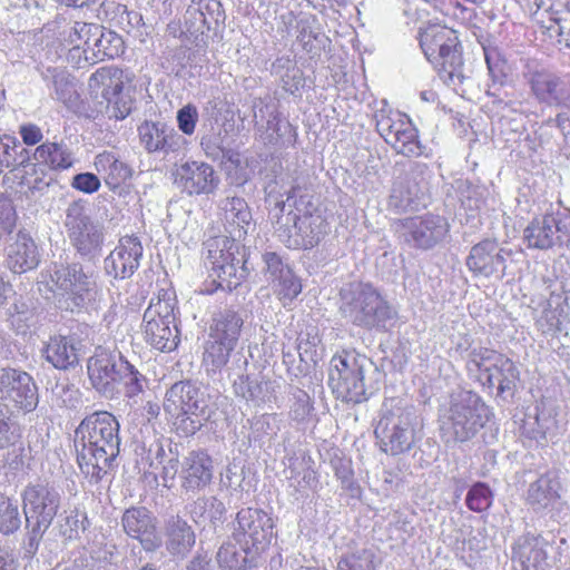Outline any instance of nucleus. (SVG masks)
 Wrapping results in <instances>:
<instances>
[{"label":"nucleus","mask_w":570,"mask_h":570,"mask_svg":"<svg viewBox=\"0 0 570 570\" xmlns=\"http://www.w3.org/2000/svg\"><path fill=\"white\" fill-rule=\"evenodd\" d=\"M275 233L288 248L311 249L328 234L330 225L299 186L287 191L285 200H276L273 209Z\"/></svg>","instance_id":"obj_1"},{"label":"nucleus","mask_w":570,"mask_h":570,"mask_svg":"<svg viewBox=\"0 0 570 570\" xmlns=\"http://www.w3.org/2000/svg\"><path fill=\"white\" fill-rule=\"evenodd\" d=\"M76 446L80 470L90 482H99L119 454V422L107 411L94 412L77 428Z\"/></svg>","instance_id":"obj_2"},{"label":"nucleus","mask_w":570,"mask_h":570,"mask_svg":"<svg viewBox=\"0 0 570 570\" xmlns=\"http://www.w3.org/2000/svg\"><path fill=\"white\" fill-rule=\"evenodd\" d=\"M42 277L55 305L61 311L81 312L96 301L99 292L97 274L78 262L53 264Z\"/></svg>","instance_id":"obj_3"},{"label":"nucleus","mask_w":570,"mask_h":570,"mask_svg":"<svg viewBox=\"0 0 570 570\" xmlns=\"http://www.w3.org/2000/svg\"><path fill=\"white\" fill-rule=\"evenodd\" d=\"M491 411L481 397L471 392L451 397L439 415L440 433L448 445L473 439L490 420Z\"/></svg>","instance_id":"obj_4"},{"label":"nucleus","mask_w":570,"mask_h":570,"mask_svg":"<svg viewBox=\"0 0 570 570\" xmlns=\"http://www.w3.org/2000/svg\"><path fill=\"white\" fill-rule=\"evenodd\" d=\"M87 371L94 389L107 399L118 395L121 386L130 397L144 389V375L119 352L97 350L88 360Z\"/></svg>","instance_id":"obj_5"},{"label":"nucleus","mask_w":570,"mask_h":570,"mask_svg":"<svg viewBox=\"0 0 570 570\" xmlns=\"http://www.w3.org/2000/svg\"><path fill=\"white\" fill-rule=\"evenodd\" d=\"M340 312L352 324L367 330L387 331L397 313L370 284L355 283L341 291Z\"/></svg>","instance_id":"obj_6"},{"label":"nucleus","mask_w":570,"mask_h":570,"mask_svg":"<svg viewBox=\"0 0 570 570\" xmlns=\"http://www.w3.org/2000/svg\"><path fill=\"white\" fill-rule=\"evenodd\" d=\"M381 412L374 433L381 441L382 450L391 455L410 451L415 442L417 425L414 406L399 399H390L384 401Z\"/></svg>","instance_id":"obj_7"},{"label":"nucleus","mask_w":570,"mask_h":570,"mask_svg":"<svg viewBox=\"0 0 570 570\" xmlns=\"http://www.w3.org/2000/svg\"><path fill=\"white\" fill-rule=\"evenodd\" d=\"M420 46L430 61L440 65L439 76L444 83L454 90L463 85L466 76L459 40L452 29L439 24L428 27L421 33Z\"/></svg>","instance_id":"obj_8"},{"label":"nucleus","mask_w":570,"mask_h":570,"mask_svg":"<svg viewBox=\"0 0 570 570\" xmlns=\"http://www.w3.org/2000/svg\"><path fill=\"white\" fill-rule=\"evenodd\" d=\"M164 410L176 417L177 429L193 435L208 420V404L205 393L189 381L175 383L166 393Z\"/></svg>","instance_id":"obj_9"},{"label":"nucleus","mask_w":570,"mask_h":570,"mask_svg":"<svg viewBox=\"0 0 570 570\" xmlns=\"http://www.w3.org/2000/svg\"><path fill=\"white\" fill-rule=\"evenodd\" d=\"M176 297L168 291L151 299L144 313V334L147 343L160 352L175 350L179 342L176 324Z\"/></svg>","instance_id":"obj_10"},{"label":"nucleus","mask_w":570,"mask_h":570,"mask_svg":"<svg viewBox=\"0 0 570 570\" xmlns=\"http://www.w3.org/2000/svg\"><path fill=\"white\" fill-rule=\"evenodd\" d=\"M23 513L31 524L30 541L38 540L52 523L61 504L59 491L48 483L29 484L22 492Z\"/></svg>","instance_id":"obj_11"},{"label":"nucleus","mask_w":570,"mask_h":570,"mask_svg":"<svg viewBox=\"0 0 570 570\" xmlns=\"http://www.w3.org/2000/svg\"><path fill=\"white\" fill-rule=\"evenodd\" d=\"M65 226L80 256L92 259L100 254L105 240L104 226L86 214L83 204L73 202L68 206Z\"/></svg>","instance_id":"obj_12"},{"label":"nucleus","mask_w":570,"mask_h":570,"mask_svg":"<svg viewBox=\"0 0 570 570\" xmlns=\"http://www.w3.org/2000/svg\"><path fill=\"white\" fill-rule=\"evenodd\" d=\"M121 76V71L115 67H102L89 78V88L96 94L100 90L109 118L125 119L134 106L131 97L124 92Z\"/></svg>","instance_id":"obj_13"},{"label":"nucleus","mask_w":570,"mask_h":570,"mask_svg":"<svg viewBox=\"0 0 570 570\" xmlns=\"http://www.w3.org/2000/svg\"><path fill=\"white\" fill-rule=\"evenodd\" d=\"M272 519L262 510L246 508L238 511L234 537L244 544L246 554H259L271 542Z\"/></svg>","instance_id":"obj_14"},{"label":"nucleus","mask_w":570,"mask_h":570,"mask_svg":"<svg viewBox=\"0 0 570 570\" xmlns=\"http://www.w3.org/2000/svg\"><path fill=\"white\" fill-rule=\"evenodd\" d=\"M524 78L539 102L570 108V77H560L547 69H532L528 66Z\"/></svg>","instance_id":"obj_15"},{"label":"nucleus","mask_w":570,"mask_h":570,"mask_svg":"<svg viewBox=\"0 0 570 570\" xmlns=\"http://www.w3.org/2000/svg\"><path fill=\"white\" fill-rule=\"evenodd\" d=\"M401 233L413 246L429 249L442 242L449 233V224L439 215L409 217L400 223Z\"/></svg>","instance_id":"obj_16"},{"label":"nucleus","mask_w":570,"mask_h":570,"mask_svg":"<svg viewBox=\"0 0 570 570\" xmlns=\"http://www.w3.org/2000/svg\"><path fill=\"white\" fill-rule=\"evenodd\" d=\"M0 396L27 412L35 410L38 404L37 386L32 377L16 368L0 370Z\"/></svg>","instance_id":"obj_17"},{"label":"nucleus","mask_w":570,"mask_h":570,"mask_svg":"<svg viewBox=\"0 0 570 570\" xmlns=\"http://www.w3.org/2000/svg\"><path fill=\"white\" fill-rule=\"evenodd\" d=\"M126 534L139 541L146 552H155L163 544V538L157 529V520L146 508L127 509L121 518Z\"/></svg>","instance_id":"obj_18"},{"label":"nucleus","mask_w":570,"mask_h":570,"mask_svg":"<svg viewBox=\"0 0 570 570\" xmlns=\"http://www.w3.org/2000/svg\"><path fill=\"white\" fill-rule=\"evenodd\" d=\"M511 255V249L501 247L495 240L485 239L471 248L466 266L475 275L503 277L507 257Z\"/></svg>","instance_id":"obj_19"},{"label":"nucleus","mask_w":570,"mask_h":570,"mask_svg":"<svg viewBox=\"0 0 570 570\" xmlns=\"http://www.w3.org/2000/svg\"><path fill=\"white\" fill-rule=\"evenodd\" d=\"M234 247V242L228 237L215 238L207 244L212 276L218 279V286L222 288H232L239 284L236 267L239 261L235 257Z\"/></svg>","instance_id":"obj_20"},{"label":"nucleus","mask_w":570,"mask_h":570,"mask_svg":"<svg viewBox=\"0 0 570 570\" xmlns=\"http://www.w3.org/2000/svg\"><path fill=\"white\" fill-rule=\"evenodd\" d=\"M175 181L189 196L208 195L217 189L219 177L207 163L186 161L176 168Z\"/></svg>","instance_id":"obj_21"},{"label":"nucleus","mask_w":570,"mask_h":570,"mask_svg":"<svg viewBox=\"0 0 570 570\" xmlns=\"http://www.w3.org/2000/svg\"><path fill=\"white\" fill-rule=\"evenodd\" d=\"M551 544L541 535L520 537L513 546L512 561L521 570H553Z\"/></svg>","instance_id":"obj_22"},{"label":"nucleus","mask_w":570,"mask_h":570,"mask_svg":"<svg viewBox=\"0 0 570 570\" xmlns=\"http://www.w3.org/2000/svg\"><path fill=\"white\" fill-rule=\"evenodd\" d=\"M141 145L148 153L180 154L187 149V139L161 122L145 121L139 128Z\"/></svg>","instance_id":"obj_23"},{"label":"nucleus","mask_w":570,"mask_h":570,"mask_svg":"<svg viewBox=\"0 0 570 570\" xmlns=\"http://www.w3.org/2000/svg\"><path fill=\"white\" fill-rule=\"evenodd\" d=\"M142 245L138 237L124 236L105 259V269L115 278H129L140 265Z\"/></svg>","instance_id":"obj_24"},{"label":"nucleus","mask_w":570,"mask_h":570,"mask_svg":"<svg viewBox=\"0 0 570 570\" xmlns=\"http://www.w3.org/2000/svg\"><path fill=\"white\" fill-rule=\"evenodd\" d=\"M213 475L212 458L204 451H191L181 462L180 487L195 494L210 484Z\"/></svg>","instance_id":"obj_25"},{"label":"nucleus","mask_w":570,"mask_h":570,"mask_svg":"<svg viewBox=\"0 0 570 570\" xmlns=\"http://www.w3.org/2000/svg\"><path fill=\"white\" fill-rule=\"evenodd\" d=\"M254 122L259 132L266 131L265 142L276 145L292 142L295 137L294 129L288 121L279 119L273 106L264 104L254 105Z\"/></svg>","instance_id":"obj_26"},{"label":"nucleus","mask_w":570,"mask_h":570,"mask_svg":"<svg viewBox=\"0 0 570 570\" xmlns=\"http://www.w3.org/2000/svg\"><path fill=\"white\" fill-rule=\"evenodd\" d=\"M563 228L566 225L562 224L561 218L554 215H544L534 218L527 226L523 238L531 248L549 249L561 242Z\"/></svg>","instance_id":"obj_27"},{"label":"nucleus","mask_w":570,"mask_h":570,"mask_svg":"<svg viewBox=\"0 0 570 570\" xmlns=\"http://www.w3.org/2000/svg\"><path fill=\"white\" fill-rule=\"evenodd\" d=\"M562 487L554 473L540 475L531 482L527 491V503L534 511H544L554 508L561 499Z\"/></svg>","instance_id":"obj_28"},{"label":"nucleus","mask_w":570,"mask_h":570,"mask_svg":"<svg viewBox=\"0 0 570 570\" xmlns=\"http://www.w3.org/2000/svg\"><path fill=\"white\" fill-rule=\"evenodd\" d=\"M6 262L8 268L16 274L36 268L40 263V255L33 239L27 234H17L7 247Z\"/></svg>","instance_id":"obj_29"},{"label":"nucleus","mask_w":570,"mask_h":570,"mask_svg":"<svg viewBox=\"0 0 570 570\" xmlns=\"http://www.w3.org/2000/svg\"><path fill=\"white\" fill-rule=\"evenodd\" d=\"M78 342L72 336L56 335L50 337L43 355L46 360L58 370L73 367L79 362Z\"/></svg>","instance_id":"obj_30"},{"label":"nucleus","mask_w":570,"mask_h":570,"mask_svg":"<svg viewBox=\"0 0 570 570\" xmlns=\"http://www.w3.org/2000/svg\"><path fill=\"white\" fill-rule=\"evenodd\" d=\"M94 165L97 173L111 190L120 187L132 175L131 167L121 160L114 151L98 154Z\"/></svg>","instance_id":"obj_31"},{"label":"nucleus","mask_w":570,"mask_h":570,"mask_svg":"<svg viewBox=\"0 0 570 570\" xmlns=\"http://www.w3.org/2000/svg\"><path fill=\"white\" fill-rule=\"evenodd\" d=\"M234 391L237 396H240L255 407H259L275 399L273 383L262 377L240 375L234 382Z\"/></svg>","instance_id":"obj_32"},{"label":"nucleus","mask_w":570,"mask_h":570,"mask_svg":"<svg viewBox=\"0 0 570 570\" xmlns=\"http://www.w3.org/2000/svg\"><path fill=\"white\" fill-rule=\"evenodd\" d=\"M166 549L173 556H185L194 547L196 538L191 527L180 517H171L166 523Z\"/></svg>","instance_id":"obj_33"},{"label":"nucleus","mask_w":570,"mask_h":570,"mask_svg":"<svg viewBox=\"0 0 570 570\" xmlns=\"http://www.w3.org/2000/svg\"><path fill=\"white\" fill-rule=\"evenodd\" d=\"M90 38L89 47H85V60L89 63L114 58L121 49V38L110 30H105L101 26H99L97 35L90 36Z\"/></svg>","instance_id":"obj_34"},{"label":"nucleus","mask_w":570,"mask_h":570,"mask_svg":"<svg viewBox=\"0 0 570 570\" xmlns=\"http://www.w3.org/2000/svg\"><path fill=\"white\" fill-rule=\"evenodd\" d=\"M243 324L244 320L238 312L226 308L214 316L209 327V335L213 338L227 342V345L236 346Z\"/></svg>","instance_id":"obj_35"},{"label":"nucleus","mask_w":570,"mask_h":570,"mask_svg":"<svg viewBox=\"0 0 570 570\" xmlns=\"http://www.w3.org/2000/svg\"><path fill=\"white\" fill-rule=\"evenodd\" d=\"M499 360H502V354L495 350L483 346L473 347L469 352L465 362L468 374L480 384L482 382H490V372L498 364Z\"/></svg>","instance_id":"obj_36"},{"label":"nucleus","mask_w":570,"mask_h":570,"mask_svg":"<svg viewBox=\"0 0 570 570\" xmlns=\"http://www.w3.org/2000/svg\"><path fill=\"white\" fill-rule=\"evenodd\" d=\"M490 374V382H482V386L489 390L497 389L498 395L502 397H505V394H513L520 373L515 364L509 357L502 354V360L498 361V364L491 370Z\"/></svg>","instance_id":"obj_37"},{"label":"nucleus","mask_w":570,"mask_h":570,"mask_svg":"<svg viewBox=\"0 0 570 570\" xmlns=\"http://www.w3.org/2000/svg\"><path fill=\"white\" fill-rule=\"evenodd\" d=\"M421 188L410 176L399 177L392 187L389 206L396 212H403L417 205Z\"/></svg>","instance_id":"obj_38"},{"label":"nucleus","mask_w":570,"mask_h":570,"mask_svg":"<svg viewBox=\"0 0 570 570\" xmlns=\"http://www.w3.org/2000/svg\"><path fill=\"white\" fill-rule=\"evenodd\" d=\"M367 366H371V363L365 356H356L352 353L335 355L331 360L328 384L332 385L351 375H361Z\"/></svg>","instance_id":"obj_39"},{"label":"nucleus","mask_w":570,"mask_h":570,"mask_svg":"<svg viewBox=\"0 0 570 570\" xmlns=\"http://www.w3.org/2000/svg\"><path fill=\"white\" fill-rule=\"evenodd\" d=\"M383 139L392 146L397 153L406 157H419L423 154L424 147L419 140L416 128L413 126L411 120H406L405 124L392 134V137H383Z\"/></svg>","instance_id":"obj_40"},{"label":"nucleus","mask_w":570,"mask_h":570,"mask_svg":"<svg viewBox=\"0 0 570 570\" xmlns=\"http://www.w3.org/2000/svg\"><path fill=\"white\" fill-rule=\"evenodd\" d=\"M226 224L234 227L238 232V237L247 233V227L252 220V214L245 199L240 197H226L220 203Z\"/></svg>","instance_id":"obj_41"},{"label":"nucleus","mask_w":570,"mask_h":570,"mask_svg":"<svg viewBox=\"0 0 570 570\" xmlns=\"http://www.w3.org/2000/svg\"><path fill=\"white\" fill-rule=\"evenodd\" d=\"M98 31L99 24L76 21L63 27L59 40L65 47H69L70 51L81 49L85 55V47H89L91 41L90 36L97 35Z\"/></svg>","instance_id":"obj_42"},{"label":"nucleus","mask_w":570,"mask_h":570,"mask_svg":"<svg viewBox=\"0 0 570 570\" xmlns=\"http://www.w3.org/2000/svg\"><path fill=\"white\" fill-rule=\"evenodd\" d=\"M37 164L46 165L51 169H67L72 166L73 159L69 149L57 142H45L33 153Z\"/></svg>","instance_id":"obj_43"},{"label":"nucleus","mask_w":570,"mask_h":570,"mask_svg":"<svg viewBox=\"0 0 570 570\" xmlns=\"http://www.w3.org/2000/svg\"><path fill=\"white\" fill-rule=\"evenodd\" d=\"M338 399L351 403H361L366 400L364 372L361 375H351L330 385Z\"/></svg>","instance_id":"obj_44"},{"label":"nucleus","mask_w":570,"mask_h":570,"mask_svg":"<svg viewBox=\"0 0 570 570\" xmlns=\"http://www.w3.org/2000/svg\"><path fill=\"white\" fill-rule=\"evenodd\" d=\"M235 347L236 346L232 344L227 345V342L213 338L208 335V340L205 343L203 362L212 371L220 370L228 363Z\"/></svg>","instance_id":"obj_45"},{"label":"nucleus","mask_w":570,"mask_h":570,"mask_svg":"<svg viewBox=\"0 0 570 570\" xmlns=\"http://www.w3.org/2000/svg\"><path fill=\"white\" fill-rule=\"evenodd\" d=\"M49 75L52 78L57 99L66 107L70 109L75 108L79 100V95L72 81L68 79L66 72L48 68L47 73H45V78H48Z\"/></svg>","instance_id":"obj_46"},{"label":"nucleus","mask_w":570,"mask_h":570,"mask_svg":"<svg viewBox=\"0 0 570 570\" xmlns=\"http://www.w3.org/2000/svg\"><path fill=\"white\" fill-rule=\"evenodd\" d=\"M374 118L376 130L382 138L385 136L391 138L392 134L402 128L405 121L410 119L405 114L394 110L387 106L376 110Z\"/></svg>","instance_id":"obj_47"},{"label":"nucleus","mask_w":570,"mask_h":570,"mask_svg":"<svg viewBox=\"0 0 570 570\" xmlns=\"http://www.w3.org/2000/svg\"><path fill=\"white\" fill-rule=\"evenodd\" d=\"M379 563L373 549H361L342 558L337 570H376Z\"/></svg>","instance_id":"obj_48"},{"label":"nucleus","mask_w":570,"mask_h":570,"mask_svg":"<svg viewBox=\"0 0 570 570\" xmlns=\"http://www.w3.org/2000/svg\"><path fill=\"white\" fill-rule=\"evenodd\" d=\"M21 525V517L14 500L0 494V533H14Z\"/></svg>","instance_id":"obj_49"},{"label":"nucleus","mask_w":570,"mask_h":570,"mask_svg":"<svg viewBox=\"0 0 570 570\" xmlns=\"http://www.w3.org/2000/svg\"><path fill=\"white\" fill-rule=\"evenodd\" d=\"M492 498L493 494L489 485L483 482H476L469 490L465 502L470 510L482 512L490 508Z\"/></svg>","instance_id":"obj_50"},{"label":"nucleus","mask_w":570,"mask_h":570,"mask_svg":"<svg viewBox=\"0 0 570 570\" xmlns=\"http://www.w3.org/2000/svg\"><path fill=\"white\" fill-rule=\"evenodd\" d=\"M225 512L224 503L216 497L198 498L194 503L193 513L207 518L212 522L220 520Z\"/></svg>","instance_id":"obj_51"},{"label":"nucleus","mask_w":570,"mask_h":570,"mask_svg":"<svg viewBox=\"0 0 570 570\" xmlns=\"http://www.w3.org/2000/svg\"><path fill=\"white\" fill-rule=\"evenodd\" d=\"M184 24L186 32H188L196 40L199 36H204L207 31L214 30L210 26H207V21L202 16V11H199L191 1V3L187 7L185 16H184Z\"/></svg>","instance_id":"obj_52"},{"label":"nucleus","mask_w":570,"mask_h":570,"mask_svg":"<svg viewBox=\"0 0 570 570\" xmlns=\"http://www.w3.org/2000/svg\"><path fill=\"white\" fill-rule=\"evenodd\" d=\"M21 439L19 424L0 409V449L16 445Z\"/></svg>","instance_id":"obj_53"},{"label":"nucleus","mask_w":570,"mask_h":570,"mask_svg":"<svg viewBox=\"0 0 570 570\" xmlns=\"http://www.w3.org/2000/svg\"><path fill=\"white\" fill-rule=\"evenodd\" d=\"M293 404L289 410V417L297 423H305L311 419L313 404L309 395L303 391L297 390L293 394Z\"/></svg>","instance_id":"obj_54"},{"label":"nucleus","mask_w":570,"mask_h":570,"mask_svg":"<svg viewBox=\"0 0 570 570\" xmlns=\"http://www.w3.org/2000/svg\"><path fill=\"white\" fill-rule=\"evenodd\" d=\"M216 560L222 570H239L246 561L245 558L242 559L236 546L230 542L224 543L218 549Z\"/></svg>","instance_id":"obj_55"},{"label":"nucleus","mask_w":570,"mask_h":570,"mask_svg":"<svg viewBox=\"0 0 570 570\" xmlns=\"http://www.w3.org/2000/svg\"><path fill=\"white\" fill-rule=\"evenodd\" d=\"M275 292L281 299H294L302 291V284L293 271H285V275L273 283Z\"/></svg>","instance_id":"obj_56"},{"label":"nucleus","mask_w":570,"mask_h":570,"mask_svg":"<svg viewBox=\"0 0 570 570\" xmlns=\"http://www.w3.org/2000/svg\"><path fill=\"white\" fill-rule=\"evenodd\" d=\"M197 9L202 11L203 18L207 21V26L216 29L224 21L225 14L222 3L217 0H193Z\"/></svg>","instance_id":"obj_57"},{"label":"nucleus","mask_w":570,"mask_h":570,"mask_svg":"<svg viewBox=\"0 0 570 570\" xmlns=\"http://www.w3.org/2000/svg\"><path fill=\"white\" fill-rule=\"evenodd\" d=\"M483 51L490 77L494 83L502 85L507 78L504 60L497 48L483 47Z\"/></svg>","instance_id":"obj_58"},{"label":"nucleus","mask_w":570,"mask_h":570,"mask_svg":"<svg viewBox=\"0 0 570 570\" xmlns=\"http://www.w3.org/2000/svg\"><path fill=\"white\" fill-rule=\"evenodd\" d=\"M200 146L205 155L213 160L223 161L226 157V147L224 138L220 134H213L204 136L200 140Z\"/></svg>","instance_id":"obj_59"},{"label":"nucleus","mask_w":570,"mask_h":570,"mask_svg":"<svg viewBox=\"0 0 570 570\" xmlns=\"http://www.w3.org/2000/svg\"><path fill=\"white\" fill-rule=\"evenodd\" d=\"M85 521H87L85 515L80 517L78 512H71L70 515H67L63 521L60 522V534L68 540L76 539L80 531L86 529Z\"/></svg>","instance_id":"obj_60"},{"label":"nucleus","mask_w":570,"mask_h":570,"mask_svg":"<svg viewBox=\"0 0 570 570\" xmlns=\"http://www.w3.org/2000/svg\"><path fill=\"white\" fill-rule=\"evenodd\" d=\"M263 258L266 265V276L272 283L281 279L285 275V271H291L289 266L284 264L275 253H266Z\"/></svg>","instance_id":"obj_61"},{"label":"nucleus","mask_w":570,"mask_h":570,"mask_svg":"<svg viewBox=\"0 0 570 570\" xmlns=\"http://www.w3.org/2000/svg\"><path fill=\"white\" fill-rule=\"evenodd\" d=\"M197 120L198 111L193 105H187L177 112L178 127L185 135L194 134Z\"/></svg>","instance_id":"obj_62"},{"label":"nucleus","mask_w":570,"mask_h":570,"mask_svg":"<svg viewBox=\"0 0 570 570\" xmlns=\"http://www.w3.org/2000/svg\"><path fill=\"white\" fill-rule=\"evenodd\" d=\"M18 148H20V144L16 142L14 139L10 137H6L4 139H0V151H2V157H0V165L6 167H18Z\"/></svg>","instance_id":"obj_63"},{"label":"nucleus","mask_w":570,"mask_h":570,"mask_svg":"<svg viewBox=\"0 0 570 570\" xmlns=\"http://www.w3.org/2000/svg\"><path fill=\"white\" fill-rule=\"evenodd\" d=\"M552 20L553 24L549 27V30H553L558 35L560 43H564L566 47L570 48V13L566 12L563 16L556 17Z\"/></svg>","instance_id":"obj_64"}]
</instances>
